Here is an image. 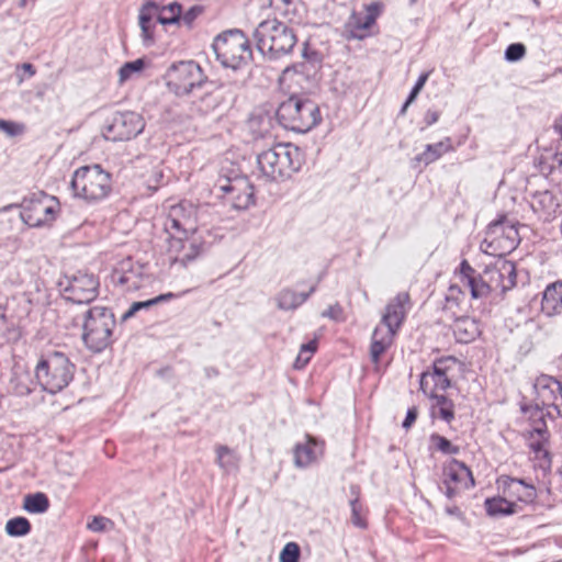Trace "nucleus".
Here are the masks:
<instances>
[{
	"label": "nucleus",
	"instance_id": "c85d7f7f",
	"mask_svg": "<svg viewBox=\"0 0 562 562\" xmlns=\"http://www.w3.org/2000/svg\"><path fill=\"white\" fill-rule=\"evenodd\" d=\"M452 149L453 147L451 144V138L446 137L445 139L436 144L426 145L425 150L417 156V160L419 162H424L425 165H429L439 159L443 154L449 153Z\"/></svg>",
	"mask_w": 562,
	"mask_h": 562
},
{
	"label": "nucleus",
	"instance_id": "3c124183",
	"mask_svg": "<svg viewBox=\"0 0 562 562\" xmlns=\"http://www.w3.org/2000/svg\"><path fill=\"white\" fill-rule=\"evenodd\" d=\"M442 488L443 493L447 496V498L452 499L456 496L460 494L461 491H463V487L452 485L451 483H447L446 481H442Z\"/></svg>",
	"mask_w": 562,
	"mask_h": 562
},
{
	"label": "nucleus",
	"instance_id": "412c9836",
	"mask_svg": "<svg viewBox=\"0 0 562 562\" xmlns=\"http://www.w3.org/2000/svg\"><path fill=\"white\" fill-rule=\"evenodd\" d=\"M160 5L155 1L145 2L138 14V24L142 30V37L146 44H151L154 41V27L156 23L161 24Z\"/></svg>",
	"mask_w": 562,
	"mask_h": 562
},
{
	"label": "nucleus",
	"instance_id": "dca6fc26",
	"mask_svg": "<svg viewBox=\"0 0 562 562\" xmlns=\"http://www.w3.org/2000/svg\"><path fill=\"white\" fill-rule=\"evenodd\" d=\"M533 389L537 401L546 407L553 408L562 415V385L555 378L542 374L535 381Z\"/></svg>",
	"mask_w": 562,
	"mask_h": 562
},
{
	"label": "nucleus",
	"instance_id": "0e129e2a",
	"mask_svg": "<svg viewBox=\"0 0 562 562\" xmlns=\"http://www.w3.org/2000/svg\"><path fill=\"white\" fill-rule=\"evenodd\" d=\"M172 297H175V294L169 292V293L160 294V295L154 297L153 300L155 301V304H157V303H160V302L168 301V300H170Z\"/></svg>",
	"mask_w": 562,
	"mask_h": 562
},
{
	"label": "nucleus",
	"instance_id": "b1692460",
	"mask_svg": "<svg viewBox=\"0 0 562 562\" xmlns=\"http://www.w3.org/2000/svg\"><path fill=\"white\" fill-rule=\"evenodd\" d=\"M541 312L549 317L562 314V281L548 284L542 293Z\"/></svg>",
	"mask_w": 562,
	"mask_h": 562
},
{
	"label": "nucleus",
	"instance_id": "4468645a",
	"mask_svg": "<svg viewBox=\"0 0 562 562\" xmlns=\"http://www.w3.org/2000/svg\"><path fill=\"white\" fill-rule=\"evenodd\" d=\"M166 232L176 231L181 235H190L196 231V210L189 202H181L171 206L167 222Z\"/></svg>",
	"mask_w": 562,
	"mask_h": 562
},
{
	"label": "nucleus",
	"instance_id": "864d4df0",
	"mask_svg": "<svg viewBox=\"0 0 562 562\" xmlns=\"http://www.w3.org/2000/svg\"><path fill=\"white\" fill-rule=\"evenodd\" d=\"M306 71H308V69H307V65L305 63L294 64L292 66H289V67L284 68L283 72H282V76L285 78V77H288L292 72H294V74H304Z\"/></svg>",
	"mask_w": 562,
	"mask_h": 562
},
{
	"label": "nucleus",
	"instance_id": "a878e982",
	"mask_svg": "<svg viewBox=\"0 0 562 562\" xmlns=\"http://www.w3.org/2000/svg\"><path fill=\"white\" fill-rule=\"evenodd\" d=\"M316 290V285L311 286L306 293H297L291 289L281 290L276 296L277 306L283 311L295 310L301 306Z\"/></svg>",
	"mask_w": 562,
	"mask_h": 562
},
{
	"label": "nucleus",
	"instance_id": "f704fd0d",
	"mask_svg": "<svg viewBox=\"0 0 562 562\" xmlns=\"http://www.w3.org/2000/svg\"><path fill=\"white\" fill-rule=\"evenodd\" d=\"M31 522L22 516L11 518L5 524V532L10 537H23L31 532Z\"/></svg>",
	"mask_w": 562,
	"mask_h": 562
},
{
	"label": "nucleus",
	"instance_id": "37998d69",
	"mask_svg": "<svg viewBox=\"0 0 562 562\" xmlns=\"http://www.w3.org/2000/svg\"><path fill=\"white\" fill-rule=\"evenodd\" d=\"M300 548L295 542H289L280 553V562H299Z\"/></svg>",
	"mask_w": 562,
	"mask_h": 562
},
{
	"label": "nucleus",
	"instance_id": "2f4dec72",
	"mask_svg": "<svg viewBox=\"0 0 562 562\" xmlns=\"http://www.w3.org/2000/svg\"><path fill=\"white\" fill-rule=\"evenodd\" d=\"M167 233L170 235L167 248L169 260L171 265L179 263L182 251L187 248V239L189 235L184 236L178 234L176 231L173 233L171 231Z\"/></svg>",
	"mask_w": 562,
	"mask_h": 562
},
{
	"label": "nucleus",
	"instance_id": "a211bd4d",
	"mask_svg": "<svg viewBox=\"0 0 562 562\" xmlns=\"http://www.w3.org/2000/svg\"><path fill=\"white\" fill-rule=\"evenodd\" d=\"M497 485L503 495L517 504H531L537 497L535 486L520 479L503 475L497 480Z\"/></svg>",
	"mask_w": 562,
	"mask_h": 562
},
{
	"label": "nucleus",
	"instance_id": "6ab92c4d",
	"mask_svg": "<svg viewBox=\"0 0 562 562\" xmlns=\"http://www.w3.org/2000/svg\"><path fill=\"white\" fill-rule=\"evenodd\" d=\"M487 236L492 238V244L498 239L504 251H510L516 248L519 234L516 226L507 221L506 216H501L487 226Z\"/></svg>",
	"mask_w": 562,
	"mask_h": 562
},
{
	"label": "nucleus",
	"instance_id": "9b49d317",
	"mask_svg": "<svg viewBox=\"0 0 562 562\" xmlns=\"http://www.w3.org/2000/svg\"><path fill=\"white\" fill-rule=\"evenodd\" d=\"M145 121L138 113H116L110 123L103 128V136L106 140L123 142L136 137L143 132Z\"/></svg>",
	"mask_w": 562,
	"mask_h": 562
},
{
	"label": "nucleus",
	"instance_id": "72a5a7b5",
	"mask_svg": "<svg viewBox=\"0 0 562 562\" xmlns=\"http://www.w3.org/2000/svg\"><path fill=\"white\" fill-rule=\"evenodd\" d=\"M49 507L48 497L44 493L29 494L24 497L23 508L32 514H43Z\"/></svg>",
	"mask_w": 562,
	"mask_h": 562
},
{
	"label": "nucleus",
	"instance_id": "5fc2aeb1",
	"mask_svg": "<svg viewBox=\"0 0 562 562\" xmlns=\"http://www.w3.org/2000/svg\"><path fill=\"white\" fill-rule=\"evenodd\" d=\"M417 415H418L417 408L411 407L407 411L406 417L402 424L403 428H405L406 430L409 429L412 427V425L415 423Z\"/></svg>",
	"mask_w": 562,
	"mask_h": 562
},
{
	"label": "nucleus",
	"instance_id": "680f3d73",
	"mask_svg": "<svg viewBox=\"0 0 562 562\" xmlns=\"http://www.w3.org/2000/svg\"><path fill=\"white\" fill-rule=\"evenodd\" d=\"M445 510L450 516H454L457 518H462V512L460 510V508L458 506H447Z\"/></svg>",
	"mask_w": 562,
	"mask_h": 562
},
{
	"label": "nucleus",
	"instance_id": "7ed1b4c3",
	"mask_svg": "<svg viewBox=\"0 0 562 562\" xmlns=\"http://www.w3.org/2000/svg\"><path fill=\"white\" fill-rule=\"evenodd\" d=\"M277 120L286 130L306 133L322 120L316 102L299 95H291L280 103L276 112Z\"/></svg>",
	"mask_w": 562,
	"mask_h": 562
},
{
	"label": "nucleus",
	"instance_id": "9d476101",
	"mask_svg": "<svg viewBox=\"0 0 562 562\" xmlns=\"http://www.w3.org/2000/svg\"><path fill=\"white\" fill-rule=\"evenodd\" d=\"M167 79L168 87L178 95L191 93L204 80L201 67L192 60L172 65L167 71Z\"/></svg>",
	"mask_w": 562,
	"mask_h": 562
},
{
	"label": "nucleus",
	"instance_id": "7c9ffc66",
	"mask_svg": "<svg viewBox=\"0 0 562 562\" xmlns=\"http://www.w3.org/2000/svg\"><path fill=\"white\" fill-rule=\"evenodd\" d=\"M434 401L431 406L432 415L438 416L447 423L454 418L453 402L442 394L430 397Z\"/></svg>",
	"mask_w": 562,
	"mask_h": 562
},
{
	"label": "nucleus",
	"instance_id": "5701e85b",
	"mask_svg": "<svg viewBox=\"0 0 562 562\" xmlns=\"http://www.w3.org/2000/svg\"><path fill=\"white\" fill-rule=\"evenodd\" d=\"M442 481L463 488H471L474 486V479L471 470L463 462L457 459H452L447 465H445Z\"/></svg>",
	"mask_w": 562,
	"mask_h": 562
},
{
	"label": "nucleus",
	"instance_id": "e433bc0d",
	"mask_svg": "<svg viewBox=\"0 0 562 562\" xmlns=\"http://www.w3.org/2000/svg\"><path fill=\"white\" fill-rule=\"evenodd\" d=\"M350 491L351 495L353 496V498L350 499L351 521L355 526L359 528H366V521L360 514L361 506L359 504V488L357 486H351Z\"/></svg>",
	"mask_w": 562,
	"mask_h": 562
},
{
	"label": "nucleus",
	"instance_id": "c03bdc74",
	"mask_svg": "<svg viewBox=\"0 0 562 562\" xmlns=\"http://www.w3.org/2000/svg\"><path fill=\"white\" fill-rule=\"evenodd\" d=\"M526 55V46L521 43L510 44L505 50V59L514 63L520 60Z\"/></svg>",
	"mask_w": 562,
	"mask_h": 562
},
{
	"label": "nucleus",
	"instance_id": "de8ad7c7",
	"mask_svg": "<svg viewBox=\"0 0 562 562\" xmlns=\"http://www.w3.org/2000/svg\"><path fill=\"white\" fill-rule=\"evenodd\" d=\"M153 305H155V301L153 299L151 300H147V301H143V302H134L131 305V307L123 314V319H127V318L132 317L139 310L145 308V307H149V306H153Z\"/></svg>",
	"mask_w": 562,
	"mask_h": 562
},
{
	"label": "nucleus",
	"instance_id": "338daca9",
	"mask_svg": "<svg viewBox=\"0 0 562 562\" xmlns=\"http://www.w3.org/2000/svg\"><path fill=\"white\" fill-rule=\"evenodd\" d=\"M218 95L216 93H211L205 97V101H210L214 103V105L217 104Z\"/></svg>",
	"mask_w": 562,
	"mask_h": 562
},
{
	"label": "nucleus",
	"instance_id": "a19ab883",
	"mask_svg": "<svg viewBox=\"0 0 562 562\" xmlns=\"http://www.w3.org/2000/svg\"><path fill=\"white\" fill-rule=\"evenodd\" d=\"M143 68H144V61L142 59H136L134 61H128V63L124 64L119 70L120 81L121 82L126 81L127 79L131 78V76L134 72L140 71Z\"/></svg>",
	"mask_w": 562,
	"mask_h": 562
},
{
	"label": "nucleus",
	"instance_id": "423d86ee",
	"mask_svg": "<svg viewBox=\"0 0 562 562\" xmlns=\"http://www.w3.org/2000/svg\"><path fill=\"white\" fill-rule=\"evenodd\" d=\"M74 374L75 364L59 351L45 356L35 368V376L40 385L50 394H56L68 386Z\"/></svg>",
	"mask_w": 562,
	"mask_h": 562
},
{
	"label": "nucleus",
	"instance_id": "bb28decb",
	"mask_svg": "<svg viewBox=\"0 0 562 562\" xmlns=\"http://www.w3.org/2000/svg\"><path fill=\"white\" fill-rule=\"evenodd\" d=\"M535 434L537 435V438H535L533 434L531 435L529 448L535 453V459L539 460V465L543 469L548 468L549 470L551 468V458L549 451L544 447L546 430L536 429Z\"/></svg>",
	"mask_w": 562,
	"mask_h": 562
},
{
	"label": "nucleus",
	"instance_id": "c756f323",
	"mask_svg": "<svg viewBox=\"0 0 562 562\" xmlns=\"http://www.w3.org/2000/svg\"><path fill=\"white\" fill-rule=\"evenodd\" d=\"M216 452V464L223 470L225 474L234 472L238 469L239 458L234 450L227 446H217Z\"/></svg>",
	"mask_w": 562,
	"mask_h": 562
},
{
	"label": "nucleus",
	"instance_id": "ea45409f",
	"mask_svg": "<svg viewBox=\"0 0 562 562\" xmlns=\"http://www.w3.org/2000/svg\"><path fill=\"white\" fill-rule=\"evenodd\" d=\"M134 276L132 272L124 271H114L112 276V280L114 283L126 286L128 291L136 290L139 288V283L136 280H133Z\"/></svg>",
	"mask_w": 562,
	"mask_h": 562
},
{
	"label": "nucleus",
	"instance_id": "69168bd1",
	"mask_svg": "<svg viewBox=\"0 0 562 562\" xmlns=\"http://www.w3.org/2000/svg\"><path fill=\"white\" fill-rule=\"evenodd\" d=\"M428 76L429 74L428 72H425V74H422L417 80V82L415 83V86L417 87V89H423L426 81L428 80Z\"/></svg>",
	"mask_w": 562,
	"mask_h": 562
},
{
	"label": "nucleus",
	"instance_id": "774afa93",
	"mask_svg": "<svg viewBox=\"0 0 562 562\" xmlns=\"http://www.w3.org/2000/svg\"><path fill=\"white\" fill-rule=\"evenodd\" d=\"M553 128H554V132H555L558 135H560V137L562 138V124L557 122V123L554 124Z\"/></svg>",
	"mask_w": 562,
	"mask_h": 562
},
{
	"label": "nucleus",
	"instance_id": "09e8293b",
	"mask_svg": "<svg viewBox=\"0 0 562 562\" xmlns=\"http://www.w3.org/2000/svg\"><path fill=\"white\" fill-rule=\"evenodd\" d=\"M460 272L469 288H470V280L476 281L477 274H475V270L469 265V262L467 260H463L461 262Z\"/></svg>",
	"mask_w": 562,
	"mask_h": 562
},
{
	"label": "nucleus",
	"instance_id": "ddd939ff",
	"mask_svg": "<svg viewBox=\"0 0 562 562\" xmlns=\"http://www.w3.org/2000/svg\"><path fill=\"white\" fill-rule=\"evenodd\" d=\"M216 188L233 209L246 210L254 203L252 187L245 178L218 180Z\"/></svg>",
	"mask_w": 562,
	"mask_h": 562
},
{
	"label": "nucleus",
	"instance_id": "a18cd8bd",
	"mask_svg": "<svg viewBox=\"0 0 562 562\" xmlns=\"http://www.w3.org/2000/svg\"><path fill=\"white\" fill-rule=\"evenodd\" d=\"M113 522L111 519L103 516H94L92 520L88 524V529L93 532L105 531Z\"/></svg>",
	"mask_w": 562,
	"mask_h": 562
},
{
	"label": "nucleus",
	"instance_id": "2eb2a0df",
	"mask_svg": "<svg viewBox=\"0 0 562 562\" xmlns=\"http://www.w3.org/2000/svg\"><path fill=\"white\" fill-rule=\"evenodd\" d=\"M367 13L352 12L345 24V33L347 38L363 40L369 33L368 31L374 25L376 19L381 14L382 4L372 2L366 7Z\"/></svg>",
	"mask_w": 562,
	"mask_h": 562
},
{
	"label": "nucleus",
	"instance_id": "4d7b16f0",
	"mask_svg": "<svg viewBox=\"0 0 562 562\" xmlns=\"http://www.w3.org/2000/svg\"><path fill=\"white\" fill-rule=\"evenodd\" d=\"M311 355L308 353H303V350L300 349V352L294 361V368L295 369H303L311 360Z\"/></svg>",
	"mask_w": 562,
	"mask_h": 562
},
{
	"label": "nucleus",
	"instance_id": "8fccbe9b",
	"mask_svg": "<svg viewBox=\"0 0 562 562\" xmlns=\"http://www.w3.org/2000/svg\"><path fill=\"white\" fill-rule=\"evenodd\" d=\"M0 131L9 136H15L21 132V126L16 123L0 119Z\"/></svg>",
	"mask_w": 562,
	"mask_h": 562
},
{
	"label": "nucleus",
	"instance_id": "6e6d98bb",
	"mask_svg": "<svg viewBox=\"0 0 562 562\" xmlns=\"http://www.w3.org/2000/svg\"><path fill=\"white\" fill-rule=\"evenodd\" d=\"M302 56L305 58L308 63L313 65V67L316 66V64L319 63L318 54L316 52H308L307 43H304V48L302 50Z\"/></svg>",
	"mask_w": 562,
	"mask_h": 562
},
{
	"label": "nucleus",
	"instance_id": "20e7f679",
	"mask_svg": "<svg viewBox=\"0 0 562 562\" xmlns=\"http://www.w3.org/2000/svg\"><path fill=\"white\" fill-rule=\"evenodd\" d=\"M82 340L87 348L93 352L104 350L111 344L112 331L115 326L114 314L105 306H93L86 310L80 316Z\"/></svg>",
	"mask_w": 562,
	"mask_h": 562
},
{
	"label": "nucleus",
	"instance_id": "39448f33",
	"mask_svg": "<svg viewBox=\"0 0 562 562\" xmlns=\"http://www.w3.org/2000/svg\"><path fill=\"white\" fill-rule=\"evenodd\" d=\"M516 267L513 261L497 259L477 274L476 281L470 280L473 299L486 297L490 293L504 294L516 285Z\"/></svg>",
	"mask_w": 562,
	"mask_h": 562
},
{
	"label": "nucleus",
	"instance_id": "6e6552de",
	"mask_svg": "<svg viewBox=\"0 0 562 562\" xmlns=\"http://www.w3.org/2000/svg\"><path fill=\"white\" fill-rule=\"evenodd\" d=\"M213 49L224 67L237 69L252 57L247 37L240 30H229L218 35Z\"/></svg>",
	"mask_w": 562,
	"mask_h": 562
},
{
	"label": "nucleus",
	"instance_id": "052dcab7",
	"mask_svg": "<svg viewBox=\"0 0 562 562\" xmlns=\"http://www.w3.org/2000/svg\"><path fill=\"white\" fill-rule=\"evenodd\" d=\"M316 349L317 341L315 339L301 346V350H303V353H308L311 356L316 351Z\"/></svg>",
	"mask_w": 562,
	"mask_h": 562
},
{
	"label": "nucleus",
	"instance_id": "0eeeda50",
	"mask_svg": "<svg viewBox=\"0 0 562 562\" xmlns=\"http://www.w3.org/2000/svg\"><path fill=\"white\" fill-rule=\"evenodd\" d=\"M70 188L76 198L90 203L98 202L111 192V175L100 165L82 166L74 172Z\"/></svg>",
	"mask_w": 562,
	"mask_h": 562
},
{
	"label": "nucleus",
	"instance_id": "e2e57ef3",
	"mask_svg": "<svg viewBox=\"0 0 562 562\" xmlns=\"http://www.w3.org/2000/svg\"><path fill=\"white\" fill-rule=\"evenodd\" d=\"M21 69H22L25 74H27V76H29V77H32V76H34V75H35V68H34V66H33L32 64H30V63H24V64H22Z\"/></svg>",
	"mask_w": 562,
	"mask_h": 562
},
{
	"label": "nucleus",
	"instance_id": "393cba45",
	"mask_svg": "<svg viewBox=\"0 0 562 562\" xmlns=\"http://www.w3.org/2000/svg\"><path fill=\"white\" fill-rule=\"evenodd\" d=\"M395 334L392 329L375 327L370 345V359L374 364L379 363L381 356L392 346Z\"/></svg>",
	"mask_w": 562,
	"mask_h": 562
},
{
	"label": "nucleus",
	"instance_id": "473e14b6",
	"mask_svg": "<svg viewBox=\"0 0 562 562\" xmlns=\"http://www.w3.org/2000/svg\"><path fill=\"white\" fill-rule=\"evenodd\" d=\"M453 333L458 341L469 342L476 337L479 328L473 319L461 318L456 322Z\"/></svg>",
	"mask_w": 562,
	"mask_h": 562
},
{
	"label": "nucleus",
	"instance_id": "cd10ccee",
	"mask_svg": "<svg viewBox=\"0 0 562 562\" xmlns=\"http://www.w3.org/2000/svg\"><path fill=\"white\" fill-rule=\"evenodd\" d=\"M485 509L490 516L509 515L520 509L519 504L507 496L492 497L485 501Z\"/></svg>",
	"mask_w": 562,
	"mask_h": 562
},
{
	"label": "nucleus",
	"instance_id": "49530a36",
	"mask_svg": "<svg viewBox=\"0 0 562 562\" xmlns=\"http://www.w3.org/2000/svg\"><path fill=\"white\" fill-rule=\"evenodd\" d=\"M203 9L200 5L191 7L186 13H181V24L191 29L194 20L202 13Z\"/></svg>",
	"mask_w": 562,
	"mask_h": 562
},
{
	"label": "nucleus",
	"instance_id": "58836bf2",
	"mask_svg": "<svg viewBox=\"0 0 562 562\" xmlns=\"http://www.w3.org/2000/svg\"><path fill=\"white\" fill-rule=\"evenodd\" d=\"M430 441L436 447L437 450L441 451L445 454H458L460 451V448L458 446H453L450 440L438 434H432L430 436Z\"/></svg>",
	"mask_w": 562,
	"mask_h": 562
},
{
	"label": "nucleus",
	"instance_id": "c9c22d12",
	"mask_svg": "<svg viewBox=\"0 0 562 562\" xmlns=\"http://www.w3.org/2000/svg\"><path fill=\"white\" fill-rule=\"evenodd\" d=\"M161 25L181 24V4L171 2L168 5L160 7Z\"/></svg>",
	"mask_w": 562,
	"mask_h": 562
},
{
	"label": "nucleus",
	"instance_id": "f8f14e48",
	"mask_svg": "<svg viewBox=\"0 0 562 562\" xmlns=\"http://www.w3.org/2000/svg\"><path fill=\"white\" fill-rule=\"evenodd\" d=\"M99 281L87 272L78 271L68 279L65 297L77 304H88L98 296Z\"/></svg>",
	"mask_w": 562,
	"mask_h": 562
},
{
	"label": "nucleus",
	"instance_id": "603ef678",
	"mask_svg": "<svg viewBox=\"0 0 562 562\" xmlns=\"http://www.w3.org/2000/svg\"><path fill=\"white\" fill-rule=\"evenodd\" d=\"M341 314H342L341 307L338 304H336V305H331L327 310H325L322 313V316L323 317L331 318L334 321H340L341 319Z\"/></svg>",
	"mask_w": 562,
	"mask_h": 562
},
{
	"label": "nucleus",
	"instance_id": "13d9d810",
	"mask_svg": "<svg viewBox=\"0 0 562 562\" xmlns=\"http://www.w3.org/2000/svg\"><path fill=\"white\" fill-rule=\"evenodd\" d=\"M439 120V113L437 111L428 110L424 116V121L427 126L435 124Z\"/></svg>",
	"mask_w": 562,
	"mask_h": 562
},
{
	"label": "nucleus",
	"instance_id": "1a4fd4ad",
	"mask_svg": "<svg viewBox=\"0 0 562 562\" xmlns=\"http://www.w3.org/2000/svg\"><path fill=\"white\" fill-rule=\"evenodd\" d=\"M21 218L31 227H38L53 222L59 211V202L44 192L32 194L21 204Z\"/></svg>",
	"mask_w": 562,
	"mask_h": 562
},
{
	"label": "nucleus",
	"instance_id": "4be33fe9",
	"mask_svg": "<svg viewBox=\"0 0 562 562\" xmlns=\"http://www.w3.org/2000/svg\"><path fill=\"white\" fill-rule=\"evenodd\" d=\"M324 453L323 442L306 436L304 442L296 443L294 448V464L297 468H305L315 462Z\"/></svg>",
	"mask_w": 562,
	"mask_h": 562
},
{
	"label": "nucleus",
	"instance_id": "f03ea898",
	"mask_svg": "<svg viewBox=\"0 0 562 562\" xmlns=\"http://www.w3.org/2000/svg\"><path fill=\"white\" fill-rule=\"evenodd\" d=\"M301 164V150L292 144H277L257 156L261 175L270 181L289 178L300 169Z\"/></svg>",
	"mask_w": 562,
	"mask_h": 562
},
{
	"label": "nucleus",
	"instance_id": "f257e3e1",
	"mask_svg": "<svg viewBox=\"0 0 562 562\" xmlns=\"http://www.w3.org/2000/svg\"><path fill=\"white\" fill-rule=\"evenodd\" d=\"M257 49L269 60L290 55L297 43L293 29L277 19L265 20L252 33Z\"/></svg>",
	"mask_w": 562,
	"mask_h": 562
},
{
	"label": "nucleus",
	"instance_id": "aec40b11",
	"mask_svg": "<svg viewBox=\"0 0 562 562\" xmlns=\"http://www.w3.org/2000/svg\"><path fill=\"white\" fill-rule=\"evenodd\" d=\"M409 302V295L406 292L398 293L385 307V312L382 316L380 327L392 329L397 331L404 322L406 315L405 305Z\"/></svg>",
	"mask_w": 562,
	"mask_h": 562
},
{
	"label": "nucleus",
	"instance_id": "4c0bfd02",
	"mask_svg": "<svg viewBox=\"0 0 562 562\" xmlns=\"http://www.w3.org/2000/svg\"><path fill=\"white\" fill-rule=\"evenodd\" d=\"M201 252V244L196 239H187V248L182 251L179 263L186 267L190 261L194 260Z\"/></svg>",
	"mask_w": 562,
	"mask_h": 562
},
{
	"label": "nucleus",
	"instance_id": "f3484780",
	"mask_svg": "<svg viewBox=\"0 0 562 562\" xmlns=\"http://www.w3.org/2000/svg\"><path fill=\"white\" fill-rule=\"evenodd\" d=\"M448 362H454V360L440 359L434 363L431 371H426L420 375V390L428 397L436 396L439 391H446L450 386L447 375Z\"/></svg>",
	"mask_w": 562,
	"mask_h": 562
},
{
	"label": "nucleus",
	"instance_id": "bf43d9fd",
	"mask_svg": "<svg viewBox=\"0 0 562 562\" xmlns=\"http://www.w3.org/2000/svg\"><path fill=\"white\" fill-rule=\"evenodd\" d=\"M422 89H417L416 86L413 87L406 102L404 103L403 108H402V113H404L407 109V106L417 98L418 93L420 92Z\"/></svg>",
	"mask_w": 562,
	"mask_h": 562
},
{
	"label": "nucleus",
	"instance_id": "79ce46f5",
	"mask_svg": "<svg viewBox=\"0 0 562 562\" xmlns=\"http://www.w3.org/2000/svg\"><path fill=\"white\" fill-rule=\"evenodd\" d=\"M270 5L282 16L290 18L295 12L293 0H270Z\"/></svg>",
	"mask_w": 562,
	"mask_h": 562
}]
</instances>
